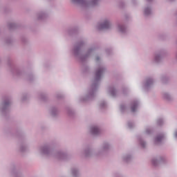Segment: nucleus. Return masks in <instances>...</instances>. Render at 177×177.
<instances>
[{
  "mask_svg": "<svg viewBox=\"0 0 177 177\" xmlns=\"http://www.w3.org/2000/svg\"><path fill=\"white\" fill-rule=\"evenodd\" d=\"M175 136L177 137V133H176Z\"/></svg>",
  "mask_w": 177,
  "mask_h": 177,
  "instance_id": "obj_11",
  "label": "nucleus"
},
{
  "mask_svg": "<svg viewBox=\"0 0 177 177\" xmlns=\"http://www.w3.org/2000/svg\"><path fill=\"white\" fill-rule=\"evenodd\" d=\"M80 0H73V2L79 1Z\"/></svg>",
  "mask_w": 177,
  "mask_h": 177,
  "instance_id": "obj_8",
  "label": "nucleus"
},
{
  "mask_svg": "<svg viewBox=\"0 0 177 177\" xmlns=\"http://www.w3.org/2000/svg\"><path fill=\"white\" fill-rule=\"evenodd\" d=\"M109 28V22H108L107 21H106L105 22H104V24H102V25H101V28L102 29H106Z\"/></svg>",
  "mask_w": 177,
  "mask_h": 177,
  "instance_id": "obj_3",
  "label": "nucleus"
},
{
  "mask_svg": "<svg viewBox=\"0 0 177 177\" xmlns=\"http://www.w3.org/2000/svg\"><path fill=\"white\" fill-rule=\"evenodd\" d=\"M97 1V0H93V1H92V4H95L96 3V2Z\"/></svg>",
  "mask_w": 177,
  "mask_h": 177,
  "instance_id": "obj_7",
  "label": "nucleus"
},
{
  "mask_svg": "<svg viewBox=\"0 0 177 177\" xmlns=\"http://www.w3.org/2000/svg\"><path fill=\"white\" fill-rule=\"evenodd\" d=\"M145 15H148L149 13V8L145 9Z\"/></svg>",
  "mask_w": 177,
  "mask_h": 177,
  "instance_id": "obj_5",
  "label": "nucleus"
},
{
  "mask_svg": "<svg viewBox=\"0 0 177 177\" xmlns=\"http://www.w3.org/2000/svg\"><path fill=\"white\" fill-rule=\"evenodd\" d=\"M162 138V137H158V138H156V141L159 142L161 140Z\"/></svg>",
  "mask_w": 177,
  "mask_h": 177,
  "instance_id": "obj_6",
  "label": "nucleus"
},
{
  "mask_svg": "<svg viewBox=\"0 0 177 177\" xmlns=\"http://www.w3.org/2000/svg\"><path fill=\"white\" fill-rule=\"evenodd\" d=\"M111 95H114V93H113V92H111Z\"/></svg>",
  "mask_w": 177,
  "mask_h": 177,
  "instance_id": "obj_10",
  "label": "nucleus"
},
{
  "mask_svg": "<svg viewBox=\"0 0 177 177\" xmlns=\"http://www.w3.org/2000/svg\"><path fill=\"white\" fill-rule=\"evenodd\" d=\"M103 73V69H98L96 72V79L99 80L100 78L101 75Z\"/></svg>",
  "mask_w": 177,
  "mask_h": 177,
  "instance_id": "obj_1",
  "label": "nucleus"
},
{
  "mask_svg": "<svg viewBox=\"0 0 177 177\" xmlns=\"http://www.w3.org/2000/svg\"><path fill=\"white\" fill-rule=\"evenodd\" d=\"M91 132L92 134L97 135L100 132V129L97 127H92Z\"/></svg>",
  "mask_w": 177,
  "mask_h": 177,
  "instance_id": "obj_2",
  "label": "nucleus"
},
{
  "mask_svg": "<svg viewBox=\"0 0 177 177\" xmlns=\"http://www.w3.org/2000/svg\"><path fill=\"white\" fill-rule=\"evenodd\" d=\"M152 163H153V165H156V162H154V160L152 161Z\"/></svg>",
  "mask_w": 177,
  "mask_h": 177,
  "instance_id": "obj_9",
  "label": "nucleus"
},
{
  "mask_svg": "<svg viewBox=\"0 0 177 177\" xmlns=\"http://www.w3.org/2000/svg\"><path fill=\"white\" fill-rule=\"evenodd\" d=\"M137 109V104H135L133 106H131V112H135Z\"/></svg>",
  "mask_w": 177,
  "mask_h": 177,
  "instance_id": "obj_4",
  "label": "nucleus"
}]
</instances>
